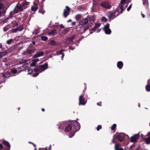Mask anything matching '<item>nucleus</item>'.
<instances>
[{
  "mask_svg": "<svg viewBox=\"0 0 150 150\" xmlns=\"http://www.w3.org/2000/svg\"><path fill=\"white\" fill-rule=\"evenodd\" d=\"M48 64L47 63L42 65H39V67L41 71V72L42 71H44L48 68Z\"/></svg>",
  "mask_w": 150,
  "mask_h": 150,
  "instance_id": "nucleus-10",
  "label": "nucleus"
},
{
  "mask_svg": "<svg viewBox=\"0 0 150 150\" xmlns=\"http://www.w3.org/2000/svg\"><path fill=\"white\" fill-rule=\"evenodd\" d=\"M39 61V59H33L32 60L34 62H35L36 63Z\"/></svg>",
  "mask_w": 150,
  "mask_h": 150,
  "instance_id": "nucleus-56",
  "label": "nucleus"
},
{
  "mask_svg": "<svg viewBox=\"0 0 150 150\" xmlns=\"http://www.w3.org/2000/svg\"><path fill=\"white\" fill-rule=\"evenodd\" d=\"M102 128L101 126L100 125H98L96 128V129L97 131H99L100 129Z\"/></svg>",
  "mask_w": 150,
  "mask_h": 150,
  "instance_id": "nucleus-51",
  "label": "nucleus"
},
{
  "mask_svg": "<svg viewBox=\"0 0 150 150\" xmlns=\"http://www.w3.org/2000/svg\"><path fill=\"white\" fill-rule=\"evenodd\" d=\"M1 142L3 144L6 146H4V149L3 150H10L11 145L9 143L6 141L4 140H1Z\"/></svg>",
  "mask_w": 150,
  "mask_h": 150,
  "instance_id": "nucleus-5",
  "label": "nucleus"
},
{
  "mask_svg": "<svg viewBox=\"0 0 150 150\" xmlns=\"http://www.w3.org/2000/svg\"><path fill=\"white\" fill-rule=\"evenodd\" d=\"M145 88L146 91H150V84L148 83V84L146 86Z\"/></svg>",
  "mask_w": 150,
  "mask_h": 150,
  "instance_id": "nucleus-28",
  "label": "nucleus"
},
{
  "mask_svg": "<svg viewBox=\"0 0 150 150\" xmlns=\"http://www.w3.org/2000/svg\"><path fill=\"white\" fill-rule=\"evenodd\" d=\"M8 29V28L7 26H6L5 27H4V28H3L4 31V32L6 31Z\"/></svg>",
  "mask_w": 150,
  "mask_h": 150,
  "instance_id": "nucleus-48",
  "label": "nucleus"
},
{
  "mask_svg": "<svg viewBox=\"0 0 150 150\" xmlns=\"http://www.w3.org/2000/svg\"><path fill=\"white\" fill-rule=\"evenodd\" d=\"M126 0H121L120 2V4H122L125 3L126 1Z\"/></svg>",
  "mask_w": 150,
  "mask_h": 150,
  "instance_id": "nucleus-55",
  "label": "nucleus"
},
{
  "mask_svg": "<svg viewBox=\"0 0 150 150\" xmlns=\"http://www.w3.org/2000/svg\"><path fill=\"white\" fill-rule=\"evenodd\" d=\"M3 6V4H0V17L4 16L6 12V9L4 10Z\"/></svg>",
  "mask_w": 150,
  "mask_h": 150,
  "instance_id": "nucleus-9",
  "label": "nucleus"
},
{
  "mask_svg": "<svg viewBox=\"0 0 150 150\" xmlns=\"http://www.w3.org/2000/svg\"><path fill=\"white\" fill-rule=\"evenodd\" d=\"M91 26L90 25V26H87L84 29V30L83 31V32L82 33H84L87 30H88L90 27H91Z\"/></svg>",
  "mask_w": 150,
  "mask_h": 150,
  "instance_id": "nucleus-35",
  "label": "nucleus"
},
{
  "mask_svg": "<svg viewBox=\"0 0 150 150\" xmlns=\"http://www.w3.org/2000/svg\"><path fill=\"white\" fill-rule=\"evenodd\" d=\"M11 18H10V17H9L8 16V17L6 18L4 21V23H7L8 22V21Z\"/></svg>",
  "mask_w": 150,
  "mask_h": 150,
  "instance_id": "nucleus-44",
  "label": "nucleus"
},
{
  "mask_svg": "<svg viewBox=\"0 0 150 150\" xmlns=\"http://www.w3.org/2000/svg\"><path fill=\"white\" fill-rule=\"evenodd\" d=\"M10 72L12 74H16L17 72V70L16 69H13L11 70Z\"/></svg>",
  "mask_w": 150,
  "mask_h": 150,
  "instance_id": "nucleus-34",
  "label": "nucleus"
},
{
  "mask_svg": "<svg viewBox=\"0 0 150 150\" xmlns=\"http://www.w3.org/2000/svg\"><path fill=\"white\" fill-rule=\"evenodd\" d=\"M60 28H64V25L62 24H61L60 25Z\"/></svg>",
  "mask_w": 150,
  "mask_h": 150,
  "instance_id": "nucleus-61",
  "label": "nucleus"
},
{
  "mask_svg": "<svg viewBox=\"0 0 150 150\" xmlns=\"http://www.w3.org/2000/svg\"><path fill=\"white\" fill-rule=\"evenodd\" d=\"M105 32V33L108 35H109L111 34V30L109 28L108 29H106L104 30Z\"/></svg>",
  "mask_w": 150,
  "mask_h": 150,
  "instance_id": "nucleus-27",
  "label": "nucleus"
},
{
  "mask_svg": "<svg viewBox=\"0 0 150 150\" xmlns=\"http://www.w3.org/2000/svg\"><path fill=\"white\" fill-rule=\"evenodd\" d=\"M50 44L51 45L55 46H58L59 45V43L57 42H56L54 40H52L50 41Z\"/></svg>",
  "mask_w": 150,
  "mask_h": 150,
  "instance_id": "nucleus-16",
  "label": "nucleus"
},
{
  "mask_svg": "<svg viewBox=\"0 0 150 150\" xmlns=\"http://www.w3.org/2000/svg\"><path fill=\"white\" fill-rule=\"evenodd\" d=\"M81 17V15L80 14H78L76 15V18L77 20H78L80 19Z\"/></svg>",
  "mask_w": 150,
  "mask_h": 150,
  "instance_id": "nucleus-37",
  "label": "nucleus"
},
{
  "mask_svg": "<svg viewBox=\"0 0 150 150\" xmlns=\"http://www.w3.org/2000/svg\"><path fill=\"white\" fill-rule=\"evenodd\" d=\"M18 31H22L23 28V27L22 25H20L19 27L17 28Z\"/></svg>",
  "mask_w": 150,
  "mask_h": 150,
  "instance_id": "nucleus-36",
  "label": "nucleus"
},
{
  "mask_svg": "<svg viewBox=\"0 0 150 150\" xmlns=\"http://www.w3.org/2000/svg\"><path fill=\"white\" fill-rule=\"evenodd\" d=\"M117 138L120 142H122L124 139V138L120 135H117Z\"/></svg>",
  "mask_w": 150,
  "mask_h": 150,
  "instance_id": "nucleus-20",
  "label": "nucleus"
},
{
  "mask_svg": "<svg viewBox=\"0 0 150 150\" xmlns=\"http://www.w3.org/2000/svg\"><path fill=\"white\" fill-rule=\"evenodd\" d=\"M41 39L42 40L46 41L47 40L48 38L46 36H42Z\"/></svg>",
  "mask_w": 150,
  "mask_h": 150,
  "instance_id": "nucleus-33",
  "label": "nucleus"
},
{
  "mask_svg": "<svg viewBox=\"0 0 150 150\" xmlns=\"http://www.w3.org/2000/svg\"><path fill=\"white\" fill-rule=\"evenodd\" d=\"M57 33V31L56 29H54L48 32V35H51L52 36L55 35Z\"/></svg>",
  "mask_w": 150,
  "mask_h": 150,
  "instance_id": "nucleus-14",
  "label": "nucleus"
},
{
  "mask_svg": "<svg viewBox=\"0 0 150 150\" xmlns=\"http://www.w3.org/2000/svg\"><path fill=\"white\" fill-rule=\"evenodd\" d=\"M100 6L105 8H110L111 7L110 4L108 1H102L100 4Z\"/></svg>",
  "mask_w": 150,
  "mask_h": 150,
  "instance_id": "nucleus-8",
  "label": "nucleus"
},
{
  "mask_svg": "<svg viewBox=\"0 0 150 150\" xmlns=\"http://www.w3.org/2000/svg\"><path fill=\"white\" fill-rule=\"evenodd\" d=\"M140 137V135L139 133L135 134L131 137L130 142H136Z\"/></svg>",
  "mask_w": 150,
  "mask_h": 150,
  "instance_id": "nucleus-7",
  "label": "nucleus"
},
{
  "mask_svg": "<svg viewBox=\"0 0 150 150\" xmlns=\"http://www.w3.org/2000/svg\"><path fill=\"white\" fill-rule=\"evenodd\" d=\"M7 52L6 51H4L1 52H0V58L4 56L6 54Z\"/></svg>",
  "mask_w": 150,
  "mask_h": 150,
  "instance_id": "nucleus-22",
  "label": "nucleus"
},
{
  "mask_svg": "<svg viewBox=\"0 0 150 150\" xmlns=\"http://www.w3.org/2000/svg\"><path fill=\"white\" fill-rule=\"evenodd\" d=\"M110 24L108 23H107L106 25L104 26V27L103 28V29L104 30H106V29H108L109 28Z\"/></svg>",
  "mask_w": 150,
  "mask_h": 150,
  "instance_id": "nucleus-30",
  "label": "nucleus"
},
{
  "mask_svg": "<svg viewBox=\"0 0 150 150\" xmlns=\"http://www.w3.org/2000/svg\"><path fill=\"white\" fill-rule=\"evenodd\" d=\"M116 127V125L115 124H113L111 127V129L112 130H114Z\"/></svg>",
  "mask_w": 150,
  "mask_h": 150,
  "instance_id": "nucleus-39",
  "label": "nucleus"
},
{
  "mask_svg": "<svg viewBox=\"0 0 150 150\" xmlns=\"http://www.w3.org/2000/svg\"><path fill=\"white\" fill-rule=\"evenodd\" d=\"M69 31V29L68 28H66L64 29L62 31L63 34H65L67 33Z\"/></svg>",
  "mask_w": 150,
  "mask_h": 150,
  "instance_id": "nucleus-26",
  "label": "nucleus"
},
{
  "mask_svg": "<svg viewBox=\"0 0 150 150\" xmlns=\"http://www.w3.org/2000/svg\"><path fill=\"white\" fill-rule=\"evenodd\" d=\"M123 65V63L122 61H119L117 63V67L120 69L122 68Z\"/></svg>",
  "mask_w": 150,
  "mask_h": 150,
  "instance_id": "nucleus-15",
  "label": "nucleus"
},
{
  "mask_svg": "<svg viewBox=\"0 0 150 150\" xmlns=\"http://www.w3.org/2000/svg\"><path fill=\"white\" fill-rule=\"evenodd\" d=\"M84 94L83 93L79 97V105H84L86 104V101L84 97Z\"/></svg>",
  "mask_w": 150,
  "mask_h": 150,
  "instance_id": "nucleus-4",
  "label": "nucleus"
},
{
  "mask_svg": "<svg viewBox=\"0 0 150 150\" xmlns=\"http://www.w3.org/2000/svg\"><path fill=\"white\" fill-rule=\"evenodd\" d=\"M43 5L42 4V6H41L39 8V12L40 13H42V14H43L45 12V10H43Z\"/></svg>",
  "mask_w": 150,
  "mask_h": 150,
  "instance_id": "nucleus-24",
  "label": "nucleus"
},
{
  "mask_svg": "<svg viewBox=\"0 0 150 150\" xmlns=\"http://www.w3.org/2000/svg\"><path fill=\"white\" fill-rule=\"evenodd\" d=\"M35 49L34 47L30 44L29 46L28 49H26V51L24 52V54H30L34 53L35 52Z\"/></svg>",
  "mask_w": 150,
  "mask_h": 150,
  "instance_id": "nucleus-3",
  "label": "nucleus"
},
{
  "mask_svg": "<svg viewBox=\"0 0 150 150\" xmlns=\"http://www.w3.org/2000/svg\"><path fill=\"white\" fill-rule=\"evenodd\" d=\"M100 25V24L99 23H96L95 24L94 27L96 28V29L99 28Z\"/></svg>",
  "mask_w": 150,
  "mask_h": 150,
  "instance_id": "nucleus-42",
  "label": "nucleus"
},
{
  "mask_svg": "<svg viewBox=\"0 0 150 150\" xmlns=\"http://www.w3.org/2000/svg\"><path fill=\"white\" fill-rule=\"evenodd\" d=\"M101 20L103 22H106L108 20L105 17L103 16L101 18Z\"/></svg>",
  "mask_w": 150,
  "mask_h": 150,
  "instance_id": "nucleus-38",
  "label": "nucleus"
},
{
  "mask_svg": "<svg viewBox=\"0 0 150 150\" xmlns=\"http://www.w3.org/2000/svg\"><path fill=\"white\" fill-rule=\"evenodd\" d=\"M150 136V132H148L147 135H146V136Z\"/></svg>",
  "mask_w": 150,
  "mask_h": 150,
  "instance_id": "nucleus-64",
  "label": "nucleus"
},
{
  "mask_svg": "<svg viewBox=\"0 0 150 150\" xmlns=\"http://www.w3.org/2000/svg\"><path fill=\"white\" fill-rule=\"evenodd\" d=\"M15 75L13 74H11H11L9 76H8V78H9L10 77H12L13 76H15Z\"/></svg>",
  "mask_w": 150,
  "mask_h": 150,
  "instance_id": "nucleus-60",
  "label": "nucleus"
},
{
  "mask_svg": "<svg viewBox=\"0 0 150 150\" xmlns=\"http://www.w3.org/2000/svg\"><path fill=\"white\" fill-rule=\"evenodd\" d=\"M90 34H92L94 32V31H93V30H92V28L90 29Z\"/></svg>",
  "mask_w": 150,
  "mask_h": 150,
  "instance_id": "nucleus-62",
  "label": "nucleus"
},
{
  "mask_svg": "<svg viewBox=\"0 0 150 150\" xmlns=\"http://www.w3.org/2000/svg\"><path fill=\"white\" fill-rule=\"evenodd\" d=\"M44 54V52L43 51H40L37 52L34 56L33 57L35 58H37L38 57L42 56Z\"/></svg>",
  "mask_w": 150,
  "mask_h": 150,
  "instance_id": "nucleus-11",
  "label": "nucleus"
},
{
  "mask_svg": "<svg viewBox=\"0 0 150 150\" xmlns=\"http://www.w3.org/2000/svg\"><path fill=\"white\" fill-rule=\"evenodd\" d=\"M28 74H31L33 72V70L31 69H28Z\"/></svg>",
  "mask_w": 150,
  "mask_h": 150,
  "instance_id": "nucleus-46",
  "label": "nucleus"
},
{
  "mask_svg": "<svg viewBox=\"0 0 150 150\" xmlns=\"http://www.w3.org/2000/svg\"><path fill=\"white\" fill-rule=\"evenodd\" d=\"M0 150H3L4 149V147H3V145L1 144H0Z\"/></svg>",
  "mask_w": 150,
  "mask_h": 150,
  "instance_id": "nucleus-54",
  "label": "nucleus"
},
{
  "mask_svg": "<svg viewBox=\"0 0 150 150\" xmlns=\"http://www.w3.org/2000/svg\"><path fill=\"white\" fill-rule=\"evenodd\" d=\"M97 104L98 106H101L102 105V102L100 101V102H98L97 103Z\"/></svg>",
  "mask_w": 150,
  "mask_h": 150,
  "instance_id": "nucleus-59",
  "label": "nucleus"
},
{
  "mask_svg": "<svg viewBox=\"0 0 150 150\" xmlns=\"http://www.w3.org/2000/svg\"><path fill=\"white\" fill-rule=\"evenodd\" d=\"M63 51H64V50H60V51H58L57 52H59V54H64L62 52Z\"/></svg>",
  "mask_w": 150,
  "mask_h": 150,
  "instance_id": "nucleus-53",
  "label": "nucleus"
},
{
  "mask_svg": "<svg viewBox=\"0 0 150 150\" xmlns=\"http://www.w3.org/2000/svg\"><path fill=\"white\" fill-rule=\"evenodd\" d=\"M51 145H50L48 149V150H51Z\"/></svg>",
  "mask_w": 150,
  "mask_h": 150,
  "instance_id": "nucleus-63",
  "label": "nucleus"
},
{
  "mask_svg": "<svg viewBox=\"0 0 150 150\" xmlns=\"http://www.w3.org/2000/svg\"><path fill=\"white\" fill-rule=\"evenodd\" d=\"M38 7L37 6V5H36L35 7L32 6L31 8V10L32 11L35 12L36 11L38 10Z\"/></svg>",
  "mask_w": 150,
  "mask_h": 150,
  "instance_id": "nucleus-29",
  "label": "nucleus"
},
{
  "mask_svg": "<svg viewBox=\"0 0 150 150\" xmlns=\"http://www.w3.org/2000/svg\"><path fill=\"white\" fill-rule=\"evenodd\" d=\"M39 74V73L38 72H35V73H34L32 75V76L33 77H36Z\"/></svg>",
  "mask_w": 150,
  "mask_h": 150,
  "instance_id": "nucleus-47",
  "label": "nucleus"
},
{
  "mask_svg": "<svg viewBox=\"0 0 150 150\" xmlns=\"http://www.w3.org/2000/svg\"><path fill=\"white\" fill-rule=\"evenodd\" d=\"M14 11L16 13H18L20 11L17 8V7H15L14 9Z\"/></svg>",
  "mask_w": 150,
  "mask_h": 150,
  "instance_id": "nucleus-45",
  "label": "nucleus"
},
{
  "mask_svg": "<svg viewBox=\"0 0 150 150\" xmlns=\"http://www.w3.org/2000/svg\"><path fill=\"white\" fill-rule=\"evenodd\" d=\"M132 4H130L129 6L127 8V10L128 11H129L130 10V9H131V8H132Z\"/></svg>",
  "mask_w": 150,
  "mask_h": 150,
  "instance_id": "nucleus-57",
  "label": "nucleus"
},
{
  "mask_svg": "<svg viewBox=\"0 0 150 150\" xmlns=\"http://www.w3.org/2000/svg\"><path fill=\"white\" fill-rule=\"evenodd\" d=\"M12 41L13 40L12 39H10L6 41V43L8 45H9L11 43Z\"/></svg>",
  "mask_w": 150,
  "mask_h": 150,
  "instance_id": "nucleus-40",
  "label": "nucleus"
},
{
  "mask_svg": "<svg viewBox=\"0 0 150 150\" xmlns=\"http://www.w3.org/2000/svg\"><path fill=\"white\" fill-rule=\"evenodd\" d=\"M70 10L71 9L68 6H66L64 10L63 13V16L65 18L67 17L69 14Z\"/></svg>",
  "mask_w": 150,
  "mask_h": 150,
  "instance_id": "nucleus-6",
  "label": "nucleus"
},
{
  "mask_svg": "<svg viewBox=\"0 0 150 150\" xmlns=\"http://www.w3.org/2000/svg\"><path fill=\"white\" fill-rule=\"evenodd\" d=\"M76 120H70L66 122L65 124V131L66 132L71 130L70 134L69 135V137H72L75 134V133L79 130L81 128L80 123Z\"/></svg>",
  "mask_w": 150,
  "mask_h": 150,
  "instance_id": "nucleus-1",
  "label": "nucleus"
},
{
  "mask_svg": "<svg viewBox=\"0 0 150 150\" xmlns=\"http://www.w3.org/2000/svg\"><path fill=\"white\" fill-rule=\"evenodd\" d=\"M88 23V19L86 18L81 21L79 23V25H84L87 24Z\"/></svg>",
  "mask_w": 150,
  "mask_h": 150,
  "instance_id": "nucleus-12",
  "label": "nucleus"
},
{
  "mask_svg": "<svg viewBox=\"0 0 150 150\" xmlns=\"http://www.w3.org/2000/svg\"><path fill=\"white\" fill-rule=\"evenodd\" d=\"M2 76L3 77H4V78H8V76H6V73L4 74H2Z\"/></svg>",
  "mask_w": 150,
  "mask_h": 150,
  "instance_id": "nucleus-58",
  "label": "nucleus"
},
{
  "mask_svg": "<svg viewBox=\"0 0 150 150\" xmlns=\"http://www.w3.org/2000/svg\"><path fill=\"white\" fill-rule=\"evenodd\" d=\"M30 66L31 67H34L36 66V63L34 61H33L32 63L30 64Z\"/></svg>",
  "mask_w": 150,
  "mask_h": 150,
  "instance_id": "nucleus-49",
  "label": "nucleus"
},
{
  "mask_svg": "<svg viewBox=\"0 0 150 150\" xmlns=\"http://www.w3.org/2000/svg\"><path fill=\"white\" fill-rule=\"evenodd\" d=\"M119 14V10L117 9L113 11H108L107 13V15L110 18L109 21H110L111 19L113 20L118 16Z\"/></svg>",
  "mask_w": 150,
  "mask_h": 150,
  "instance_id": "nucleus-2",
  "label": "nucleus"
},
{
  "mask_svg": "<svg viewBox=\"0 0 150 150\" xmlns=\"http://www.w3.org/2000/svg\"><path fill=\"white\" fill-rule=\"evenodd\" d=\"M145 142L147 144H150V137L144 139Z\"/></svg>",
  "mask_w": 150,
  "mask_h": 150,
  "instance_id": "nucleus-23",
  "label": "nucleus"
},
{
  "mask_svg": "<svg viewBox=\"0 0 150 150\" xmlns=\"http://www.w3.org/2000/svg\"><path fill=\"white\" fill-rule=\"evenodd\" d=\"M11 24L12 25V27L13 28L17 27L18 25V23L16 21H12L11 23Z\"/></svg>",
  "mask_w": 150,
  "mask_h": 150,
  "instance_id": "nucleus-17",
  "label": "nucleus"
},
{
  "mask_svg": "<svg viewBox=\"0 0 150 150\" xmlns=\"http://www.w3.org/2000/svg\"><path fill=\"white\" fill-rule=\"evenodd\" d=\"M18 30L17 28L15 29H12L11 30L12 32L13 33L16 32L17 31H18Z\"/></svg>",
  "mask_w": 150,
  "mask_h": 150,
  "instance_id": "nucleus-43",
  "label": "nucleus"
},
{
  "mask_svg": "<svg viewBox=\"0 0 150 150\" xmlns=\"http://www.w3.org/2000/svg\"><path fill=\"white\" fill-rule=\"evenodd\" d=\"M90 21L94 22L96 19V16L95 14L91 15L88 18Z\"/></svg>",
  "mask_w": 150,
  "mask_h": 150,
  "instance_id": "nucleus-18",
  "label": "nucleus"
},
{
  "mask_svg": "<svg viewBox=\"0 0 150 150\" xmlns=\"http://www.w3.org/2000/svg\"><path fill=\"white\" fill-rule=\"evenodd\" d=\"M75 35H73V36L71 37L68 38L67 40L69 42H72L73 41V40L74 39Z\"/></svg>",
  "mask_w": 150,
  "mask_h": 150,
  "instance_id": "nucleus-25",
  "label": "nucleus"
},
{
  "mask_svg": "<svg viewBox=\"0 0 150 150\" xmlns=\"http://www.w3.org/2000/svg\"><path fill=\"white\" fill-rule=\"evenodd\" d=\"M143 4L147 8H149V2L148 0H143Z\"/></svg>",
  "mask_w": 150,
  "mask_h": 150,
  "instance_id": "nucleus-21",
  "label": "nucleus"
},
{
  "mask_svg": "<svg viewBox=\"0 0 150 150\" xmlns=\"http://www.w3.org/2000/svg\"><path fill=\"white\" fill-rule=\"evenodd\" d=\"M16 7L20 11H21L23 10V9L21 4L19 5H17Z\"/></svg>",
  "mask_w": 150,
  "mask_h": 150,
  "instance_id": "nucleus-31",
  "label": "nucleus"
},
{
  "mask_svg": "<svg viewBox=\"0 0 150 150\" xmlns=\"http://www.w3.org/2000/svg\"><path fill=\"white\" fill-rule=\"evenodd\" d=\"M29 2H27L26 1H23L22 3L21 4V5L23 9H25L28 6L29 4Z\"/></svg>",
  "mask_w": 150,
  "mask_h": 150,
  "instance_id": "nucleus-13",
  "label": "nucleus"
},
{
  "mask_svg": "<svg viewBox=\"0 0 150 150\" xmlns=\"http://www.w3.org/2000/svg\"><path fill=\"white\" fill-rule=\"evenodd\" d=\"M34 71L35 72H41V71L40 69V68L39 65L38 66V65L36 66L34 69Z\"/></svg>",
  "mask_w": 150,
  "mask_h": 150,
  "instance_id": "nucleus-19",
  "label": "nucleus"
},
{
  "mask_svg": "<svg viewBox=\"0 0 150 150\" xmlns=\"http://www.w3.org/2000/svg\"><path fill=\"white\" fill-rule=\"evenodd\" d=\"M119 145L118 144H116L115 146V150H118L119 149Z\"/></svg>",
  "mask_w": 150,
  "mask_h": 150,
  "instance_id": "nucleus-50",
  "label": "nucleus"
},
{
  "mask_svg": "<svg viewBox=\"0 0 150 150\" xmlns=\"http://www.w3.org/2000/svg\"><path fill=\"white\" fill-rule=\"evenodd\" d=\"M15 13H16L14 10L13 11H11L10 13V16L9 17H10V18H11L13 17V15Z\"/></svg>",
  "mask_w": 150,
  "mask_h": 150,
  "instance_id": "nucleus-32",
  "label": "nucleus"
},
{
  "mask_svg": "<svg viewBox=\"0 0 150 150\" xmlns=\"http://www.w3.org/2000/svg\"><path fill=\"white\" fill-rule=\"evenodd\" d=\"M120 9L121 10V11L119 12V13H122V11L124 10V7L123 6L121 5L120 7Z\"/></svg>",
  "mask_w": 150,
  "mask_h": 150,
  "instance_id": "nucleus-41",
  "label": "nucleus"
},
{
  "mask_svg": "<svg viewBox=\"0 0 150 150\" xmlns=\"http://www.w3.org/2000/svg\"><path fill=\"white\" fill-rule=\"evenodd\" d=\"M6 76H9L11 74V72L8 71L6 72Z\"/></svg>",
  "mask_w": 150,
  "mask_h": 150,
  "instance_id": "nucleus-52",
  "label": "nucleus"
}]
</instances>
